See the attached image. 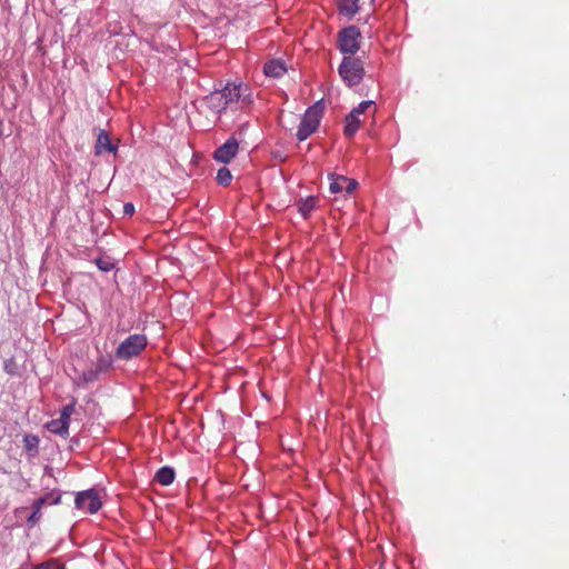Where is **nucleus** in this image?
I'll return each instance as SVG.
<instances>
[{
    "mask_svg": "<svg viewBox=\"0 0 569 569\" xmlns=\"http://www.w3.org/2000/svg\"><path fill=\"white\" fill-rule=\"evenodd\" d=\"M338 71L348 87L358 86L365 76L363 62L360 58L347 56L340 63Z\"/></svg>",
    "mask_w": 569,
    "mask_h": 569,
    "instance_id": "f257e3e1",
    "label": "nucleus"
},
{
    "mask_svg": "<svg viewBox=\"0 0 569 569\" xmlns=\"http://www.w3.org/2000/svg\"><path fill=\"white\" fill-rule=\"evenodd\" d=\"M148 345L144 335L134 333L126 338L117 348L116 356L122 360H130L139 356Z\"/></svg>",
    "mask_w": 569,
    "mask_h": 569,
    "instance_id": "f03ea898",
    "label": "nucleus"
},
{
    "mask_svg": "<svg viewBox=\"0 0 569 569\" xmlns=\"http://www.w3.org/2000/svg\"><path fill=\"white\" fill-rule=\"evenodd\" d=\"M321 112L322 106L320 101L306 111L297 131V138L300 141L306 140L317 130L320 123Z\"/></svg>",
    "mask_w": 569,
    "mask_h": 569,
    "instance_id": "7ed1b4c3",
    "label": "nucleus"
},
{
    "mask_svg": "<svg viewBox=\"0 0 569 569\" xmlns=\"http://www.w3.org/2000/svg\"><path fill=\"white\" fill-rule=\"evenodd\" d=\"M223 94L222 99L227 102V107L241 103V106L251 103L250 89L242 82L227 83L223 89L219 90Z\"/></svg>",
    "mask_w": 569,
    "mask_h": 569,
    "instance_id": "20e7f679",
    "label": "nucleus"
},
{
    "mask_svg": "<svg viewBox=\"0 0 569 569\" xmlns=\"http://www.w3.org/2000/svg\"><path fill=\"white\" fill-rule=\"evenodd\" d=\"M361 33L355 26H349L339 32L338 48L343 54L353 57L360 48Z\"/></svg>",
    "mask_w": 569,
    "mask_h": 569,
    "instance_id": "39448f33",
    "label": "nucleus"
},
{
    "mask_svg": "<svg viewBox=\"0 0 569 569\" xmlns=\"http://www.w3.org/2000/svg\"><path fill=\"white\" fill-rule=\"evenodd\" d=\"M76 507L80 510L96 513L101 508V501L94 489L79 492L76 497Z\"/></svg>",
    "mask_w": 569,
    "mask_h": 569,
    "instance_id": "423d86ee",
    "label": "nucleus"
},
{
    "mask_svg": "<svg viewBox=\"0 0 569 569\" xmlns=\"http://www.w3.org/2000/svg\"><path fill=\"white\" fill-rule=\"evenodd\" d=\"M239 142L236 138H229L213 153V159L221 163H229L238 153Z\"/></svg>",
    "mask_w": 569,
    "mask_h": 569,
    "instance_id": "0eeeda50",
    "label": "nucleus"
},
{
    "mask_svg": "<svg viewBox=\"0 0 569 569\" xmlns=\"http://www.w3.org/2000/svg\"><path fill=\"white\" fill-rule=\"evenodd\" d=\"M330 191L332 193H339L345 191L346 193H352L358 182L355 179H349L340 174H331Z\"/></svg>",
    "mask_w": 569,
    "mask_h": 569,
    "instance_id": "6e6552de",
    "label": "nucleus"
},
{
    "mask_svg": "<svg viewBox=\"0 0 569 569\" xmlns=\"http://www.w3.org/2000/svg\"><path fill=\"white\" fill-rule=\"evenodd\" d=\"M222 97L223 94H221L219 90H216L204 98V102L209 109L216 113H221L228 108L227 102L223 101Z\"/></svg>",
    "mask_w": 569,
    "mask_h": 569,
    "instance_id": "1a4fd4ad",
    "label": "nucleus"
},
{
    "mask_svg": "<svg viewBox=\"0 0 569 569\" xmlns=\"http://www.w3.org/2000/svg\"><path fill=\"white\" fill-rule=\"evenodd\" d=\"M284 62L278 59L270 60L264 63L263 72L267 77L279 78L286 73Z\"/></svg>",
    "mask_w": 569,
    "mask_h": 569,
    "instance_id": "9d476101",
    "label": "nucleus"
},
{
    "mask_svg": "<svg viewBox=\"0 0 569 569\" xmlns=\"http://www.w3.org/2000/svg\"><path fill=\"white\" fill-rule=\"evenodd\" d=\"M117 149L116 146L112 144L109 134L106 131H100L97 137L96 142V153L101 154L102 152H114Z\"/></svg>",
    "mask_w": 569,
    "mask_h": 569,
    "instance_id": "9b49d317",
    "label": "nucleus"
},
{
    "mask_svg": "<svg viewBox=\"0 0 569 569\" xmlns=\"http://www.w3.org/2000/svg\"><path fill=\"white\" fill-rule=\"evenodd\" d=\"M69 423L61 419H53L47 423V429L56 435L61 436L62 438H67L69 436Z\"/></svg>",
    "mask_w": 569,
    "mask_h": 569,
    "instance_id": "f8f14e48",
    "label": "nucleus"
},
{
    "mask_svg": "<svg viewBox=\"0 0 569 569\" xmlns=\"http://www.w3.org/2000/svg\"><path fill=\"white\" fill-rule=\"evenodd\" d=\"M338 8L341 14L351 18L359 10V0H339Z\"/></svg>",
    "mask_w": 569,
    "mask_h": 569,
    "instance_id": "ddd939ff",
    "label": "nucleus"
},
{
    "mask_svg": "<svg viewBox=\"0 0 569 569\" xmlns=\"http://www.w3.org/2000/svg\"><path fill=\"white\" fill-rule=\"evenodd\" d=\"M176 473L173 468L171 467H161L156 476L154 479L162 486H170L174 480Z\"/></svg>",
    "mask_w": 569,
    "mask_h": 569,
    "instance_id": "4468645a",
    "label": "nucleus"
},
{
    "mask_svg": "<svg viewBox=\"0 0 569 569\" xmlns=\"http://www.w3.org/2000/svg\"><path fill=\"white\" fill-rule=\"evenodd\" d=\"M361 123L360 116L356 114L355 112H350L346 117V126H345V134L347 137H352L359 129Z\"/></svg>",
    "mask_w": 569,
    "mask_h": 569,
    "instance_id": "2eb2a0df",
    "label": "nucleus"
},
{
    "mask_svg": "<svg viewBox=\"0 0 569 569\" xmlns=\"http://www.w3.org/2000/svg\"><path fill=\"white\" fill-rule=\"evenodd\" d=\"M318 199L313 196H309L305 199H300L298 202V211L303 218H308L311 211L316 208Z\"/></svg>",
    "mask_w": 569,
    "mask_h": 569,
    "instance_id": "dca6fc26",
    "label": "nucleus"
},
{
    "mask_svg": "<svg viewBox=\"0 0 569 569\" xmlns=\"http://www.w3.org/2000/svg\"><path fill=\"white\" fill-rule=\"evenodd\" d=\"M46 503H47V498H39V499H37V500L33 502V506H32L33 511H32V513H31V515L29 516V518H28V522H29L31 526L36 525V523L39 521V519H40V517H41V515H40V510H41V508H42Z\"/></svg>",
    "mask_w": 569,
    "mask_h": 569,
    "instance_id": "f3484780",
    "label": "nucleus"
},
{
    "mask_svg": "<svg viewBox=\"0 0 569 569\" xmlns=\"http://www.w3.org/2000/svg\"><path fill=\"white\" fill-rule=\"evenodd\" d=\"M232 180V174L230 170L226 167L220 168L217 173V181L221 186H228Z\"/></svg>",
    "mask_w": 569,
    "mask_h": 569,
    "instance_id": "a211bd4d",
    "label": "nucleus"
},
{
    "mask_svg": "<svg viewBox=\"0 0 569 569\" xmlns=\"http://www.w3.org/2000/svg\"><path fill=\"white\" fill-rule=\"evenodd\" d=\"M33 569H64V565L59 559H50L36 566Z\"/></svg>",
    "mask_w": 569,
    "mask_h": 569,
    "instance_id": "6ab92c4d",
    "label": "nucleus"
},
{
    "mask_svg": "<svg viewBox=\"0 0 569 569\" xmlns=\"http://www.w3.org/2000/svg\"><path fill=\"white\" fill-rule=\"evenodd\" d=\"M98 376H99V370L96 368H90L82 372L81 380L84 383H90V382L96 381L98 379Z\"/></svg>",
    "mask_w": 569,
    "mask_h": 569,
    "instance_id": "aec40b11",
    "label": "nucleus"
},
{
    "mask_svg": "<svg viewBox=\"0 0 569 569\" xmlns=\"http://www.w3.org/2000/svg\"><path fill=\"white\" fill-rule=\"evenodd\" d=\"M74 406H76V401H72L71 403L64 406L60 412V418L63 419L64 421H67L69 425H70L71 415L74 412Z\"/></svg>",
    "mask_w": 569,
    "mask_h": 569,
    "instance_id": "412c9836",
    "label": "nucleus"
},
{
    "mask_svg": "<svg viewBox=\"0 0 569 569\" xmlns=\"http://www.w3.org/2000/svg\"><path fill=\"white\" fill-rule=\"evenodd\" d=\"M96 266L101 270V271H104V272H108L110 270L113 269L114 264L112 261H110L109 259H104V258H98L96 259Z\"/></svg>",
    "mask_w": 569,
    "mask_h": 569,
    "instance_id": "4be33fe9",
    "label": "nucleus"
},
{
    "mask_svg": "<svg viewBox=\"0 0 569 569\" xmlns=\"http://www.w3.org/2000/svg\"><path fill=\"white\" fill-rule=\"evenodd\" d=\"M375 104L373 101L367 100L359 103L357 108L352 110L358 116H361L367 109L371 108Z\"/></svg>",
    "mask_w": 569,
    "mask_h": 569,
    "instance_id": "5701e85b",
    "label": "nucleus"
},
{
    "mask_svg": "<svg viewBox=\"0 0 569 569\" xmlns=\"http://www.w3.org/2000/svg\"><path fill=\"white\" fill-rule=\"evenodd\" d=\"M26 447L28 450H31L32 448H36L38 446V438L33 436H26L24 437Z\"/></svg>",
    "mask_w": 569,
    "mask_h": 569,
    "instance_id": "b1692460",
    "label": "nucleus"
},
{
    "mask_svg": "<svg viewBox=\"0 0 569 569\" xmlns=\"http://www.w3.org/2000/svg\"><path fill=\"white\" fill-rule=\"evenodd\" d=\"M42 498H47L46 505H58L60 502V496L54 492L48 493Z\"/></svg>",
    "mask_w": 569,
    "mask_h": 569,
    "instance_id": "393cba45",
    "label": "nucleus"
},
{
    "mask_svg": "<svg viewBox=\"0 0 569 569\" xmlns=\"http://www.w3.org/2000/svg\"><path fill=\"white\" fill-rule=\"evenodd\" d=\"M134 212V206L131 202H127L123 204V214L124 216H132Z\"/></svg>",
    "mask_w": 569,
    "mask_h": 569,
    "instance_id": "a878e982",
    "label": "nucleus"
},
{
    "mask_svg": "<svg viewBox=\"0 0 569 569\" xmlns=\"http://www.w3.org/2000/svg\"><path fill=\"white\" fill-rule=\"evenodd\" d=\"M108 367H109V362L106 361L104 359H100L96 366V369H98L99 373H100L102 370L107 369Z\"/></svg>",
    "mask_w": 569,
    "mask_h": 569,
    "instance_id": "bb28decb",
    "label": "nucleus"
}]
</instances>
